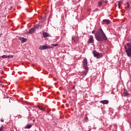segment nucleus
Wrapping results in <instances>:
<instances>
[{
    "mask_svg": "<svg viewBox=\"0 0 131 131\" xmlns=\"http://www.w3.org/2000/svg\"><path fill=\"white\" fill-rule=\"evenodd\" d=\"M95 36L97 41H103V40H107L108 38L106 36V34L102 29V28L99 29L95 34Z\"/></svg>",
    "mask_w": 131,
    "mask_h": 131,
    "instance_id": "nucleus-1",
    "label": "nucleus"
},
{
    "mask_svg": "<svg viewBox=\"0 0 131 131\" xmlns=\"http://www.w3.org/2000/svg\"><path fill=\"white\" fill-rule=\"evenodd\" d=\"M127 41L130 43H127L124 47L125 50L126 54L127 57H131V42L130 39H127Z\"/></svg>",
    "mask_w": 131,
    "mask_h": 131,
    "instance_id": "nucleus-2",
    "label": "nucleus"
},
{
    "mask_svg": "<svg viewBox=\"0 0 131 131\" xmlns=\"http://www.w3.org/2000/svg\"><path fill=\"white\" fill-rule=\"evenodd\" d=\"M93 54L94 57L97 59H100V58H102V57H103V54L102 53H100L97 52L96 50L93 51Z\"/></svg>",
    "mask_w": 131,
    "mask_h": 131,
    "instance_id": "nucleus-3",
    "label": "nucleus"
},
{
    "mask_svg": "<svg viewBox=\"0 0 131 131\" xmlns=\"http://www.w3.org/2000/svg\"><path fill=\"white\" fill-rule=\"evenodd\" d=\"M38 49L39 50H47V49H53V47L43 45L42 46L39 47Z\"/></svg>",
    "mask_w": 131,
    "mask_h": 131,
    "instance_id": "nucleus-4",
    "label": "nucleus"
},
{
    "mask_svg": "<svg viewBox=\"0 0 131 131\" xmlns=\"http://www.w3.org/2000/svg\"><path fill=\"white\" fill-rule=\"evenodd\" d=\"M82 63H83V69H88L89 68V67H88V59L86 58H84L82 60Z\"/></svg>",
    "mask_w": 131,
    "mask_h": 131,
    "instance_id": "nucleus-5",
    "label": "nucleus"
},
{
    "mask_svg": "<svg viewBox=\"0 0 131 131\" xmlns=\"http://www.w3.org/2000/svg\"><path fill=\"white\" fill-rule=\"evenodd\" d=\"M89 68L88 69L84 68V72L82 75L83 77H84L85 76H86V74H88L89 72Z\"/></svg>",
    "mask_w": 131,
    "mask_h": 131,
    "instance_id": "nucleus-6",
    "label": "nucleus"
},
{
    "mask_svg": "<svg viewBox=\"0 0 131 131\" xmlns=\"http://www.w3.org/2000/svg\"><path fill=\"white\" fill-rule=\"evenodd\" d=\"M88 42L89 43H93L94 42V36L93 35L90 36Z\"/></svg>",
    "mask_w": 131,
    "mask_h": 131,
    "instance_id": "nucleus-7",
    "label": "nucleus"
},
{
    "mask_svg": "<svg viewBox=\"0 0 131 131\" xmlns=\"http://www.w3.org/2000/svg\"><path fill=\"white\" fill-rule=\"evenodd\" d=\"M100 103H101V104H109V101L107 100H101L100 101Z\"/></svg>",
    "mask_w": 131,
    "mask_h": 131,
    "instance_id": "nucleus-8",
    "label": "nucleus"
},
{
    "mask_svg": "<svg viewBox=\"0 0 131 131\" xmlns=\"http://www.w3.org/2000/svg\"><path fill=\"white\" fill-rule=\"evenodd\" d=\"M102 22L103 23H106V24H107V25L110 24V20L109 19H103L102 20Z\"/></svg>",
    "mask_w": 131,
    "mask_h": 131,
    "instance_id": "nucleus-9",
    "label": "nucleus"
},
{
    "mask_svg": "<svg viewBox=\"0 0 131 131\" xmlns=\"http://www.w3.org/2000/svg\"><path fill=\"white\" fill-rule=\"evenodd\" d=\"M43 34V37H44V38H46V37H49V33H48L47 32H43L42 33Z\"/></svg>",
    "mask_w": 131,
    "mask_h": 131,
    "instance_id": "nucleus-10",
    "label": "nucleus"
},
{
    "mask_svg": "<svg viewBox=\"0 0 131 131\" xmlns=\"http://www.w3.org/2000/svg\"><path fill=\"white\" fill-rule=\"evenodd\" d=\"M20 40H21V41H22V42H26L27 41V39L25 38L24 37H20Z\"/></svg>",
    "mask_w": 131,
    "mask_h": 131,
    "instance_id": "nucleus-11",
    "label": "nucleus"
},
{
    "mask_svg": "<svg viewBox=\"0 0 131 131\" xmlns=\"http://www.w3.org/2000/svg\"><path fill=\"white\" fill-rule=\"evenodd\" d=\"M35 31V30L33 28L29 30V33L30 34H32V33H34Z\"/></svg>",
    "mask_w": 131,
    "mask_h": 131,
    "instance_id": "nucleus-12",
    "label": "nucleus"
},
{
    "mask_svg": "<svg viewBox=\"0 0 131 131\" xmlns=\"http://www.w3.org/2000/svg\"><path fill=\"white\" fill-rule=\"evenodd\" d=\"M123 95L124 97H127V98H128V96L129 95L128 92H124Z\"/></svg>",
    "mask_w": 131,
    "mask_h": 131,
    "instance_id": "nucleus-13",
    "label": "nucleus"
},
{
    "mask_svg": "<svg viewBox=\"0 0 131 131\" xmlns=\"http://www.w3.org/2000/svg\"><path fill=\"white\" fill-rule=\"evenodd\" d=\"M32 127V126L31 124L27 125L25 127V129H28V128H31Z\"/></svg>",
    "mask_w": 131,
    "mask_h": 131,
    "instance_id": "nucleus-14",
    "label": "nucleus"
},
{
    "mask_svg": "<svg viewBox=\"0 0 131 131\" xmlns=\"http://www.w3.org/2000/svg\"><path fill=\"white\" fill-rule=\"evenodd\" d=\"M88 119H89V118H88V117H85L83 120V123H85V122H88Z\"/></svg>",
    "mask_w": 131,
    "mask_h": 131,
    "instance_id": "nucleus-15",
    "label": "nucleus"
},
{
    "mask_svg": "<svg viewBox=\"0 0 131 131\" xmlns=\"http://www.w3.org/2000/svg\"><path fill=\"white\" fill-rule=\"evenodd\" d=\"M125 9L127 10V9H129V3L128 2L127 3L126 6H125Z\"/></svg>",
    "mask_w": 131,
    "mask_h": 131,
    "instance_id": "nucleus-16",
    "label": "nucleus"
},
{
    "mask_svg": "<svg viewBox=\"0 0 131 131\" xmlns=\"http://www.w3.org/2000/svg\"><path fill=\"white\" fill-rule=\"evenodd\" d=\"M33 28L35 30V29H38L39 28V25H36Z\"/></svg>",
    "mask_w": 131,
    "mask_h": 131,
    "instance_id": "nucleus-17",
    "label": "nucleus"
},
{
    "mask_svg": "<svg viewBox=\"0 0 131 131\" xmlns=\"http://www.w3.org/2000/svg\"><path fill=\"white\" fill-rule=\"evenodd\" d=\"M38 108H39V109L40 110H42V111H45V110H46L45 109V108H42V107H40V106H38Z\"/></svg>",
    "mask_w": 131,
    "mask_h": 131,
    "instance_id": "nucleus-18",
    "label": "nucleus"
},
{
    "mask_svg": "<svg viewBox=\"0 0 131 131\" xmlns=\"http://www.w3.org/2000/svg\"><path fill=\"white\" fill-rule=\"evenodd\" d=\"M8 55H3L2 58L8 59Z\"/></svg>",
    "mask_w": 131,
    "mask_h": 131,
    "instance_id": "nucleus-19",
    "label": "nucleus"
},
{
    "mask_svg": "<svg viewBox=\"0 0 131 131\" xmlns=\"http://www.w3.org/2000/svg\"><path fill=\"white\" fill-rule=\"evenodd\" d=\"M11 58H14L13 55H8V59H10Z\"/></svg>",
    "mask_w": 131,
    "mask_h": 131,
    "instance_id": "nucleus-20",
    "label": "nucleus"
},
{
    "mask_svg": "<svg viewBox=\"0 0 131 131\" xmlns=\"http://www.w3.org/2000/svg\"><path fill=\"white\" fill-rule=\"evenodd\" d=\"M4 130V125H2V126L0 127V131Z\"/></svg>",
    "mask_w": 131,
    "mask_h": 131,
    "instance_id": "nucleus-21",
    "label": "nucleus"
},
{
    "mask_svg": "<svg viewBox=\"0 0 131 131\" xmlns=\"http://www.w3.org/2000/svg\"><path fill=\"white\" fill-rule=\"evenodd\" d=\"M98 7L102 6V2H98Z\"/></svg>",
    "mask_w": 131,
    "mask_h": 131,
    "instance_id": "nucleus-22",
    "label": "nucleus"
},
{
    "mask_svg": "<svg viewBox=\"0 0 131 131\" xmlns=\"http://www.w3.org/2000/svg\"><path fill=\"white\" fill-rule=\"evenodd\" d=\"M52 46H53V47H58L59 46V44H52Z\"/></svg>",
    "mask_w": 131,
    "mask_h": 131,
    "instance_id": "nucleus-23",
    "label": "nucleus"
},
{
    "mask_svg": "<svg viewBox=\"0 0 131 131\" xmlns=\"http://www.w3.org/2000/svg\"><path fill=\"white\" fill-rule=\"evenodd\" d=\"M97 11H99V9L96 8V9L93 11V12H97Z\"/></svg>",
    "mask_w": 131,
    "mask_h": 131,
    "instance_id": "nucleus-24",
    "label": "nucleus"
},
{
    "mask_svg": "<svg viewBox=\"0 0 131 131\" xmlns=\"http://www.w3.org/2000/svg\"><path fill=\"white\" fill-rule=\"evenodd\" d=\"M13 8V7L12 6H10L9 8H8V10H12V8Z\"/></svg>",
    "mask_w": 131,
    "mask_h": 131,
    "instance_id": "nucleus-25",
    "label": "nucleus"
},
{
    "mask_svg": "<svg viewBox=\"0 0 131 131\" xmlns=\"http://www.w3.org/2000/svg\"><path fill=\"white\" fill-rule=\"evenodd\" d=\"M92 32L93 34H95V33H96V31L95 30L92 31Z\"/></svg>",
    "mask_w": 131,
    "mask_h": 131,
    "instance_id": "nucleus-26",
    "label": "nucleus"
},
{
    "mask_svg": "<svg viewBox=\"0 0 131 131\" xmlns=\"http://www.w3.org/2000/svg\"><path fill=\"white\" fill-rule=\"evenodd\" d=\"M72 40H73V41H75V40L74 39V38L73 37L72 38Z\"/></svg>",
    "mask_w": 131,
    "mask_h": 131,
    "instance_id": "nucleus-27",
    "label": "nucleus"
},
{
    "mask_svg": "<svg viewBox=\"0 0 131 131\" xmlns=\"http://www.w3.org/2000/svg\"><path fill=\"white\" fill-rule=\"evenodd\" d=\"M1 122H4V120L1 119Z\"/></svg>",
    "mask_w": 131,
    "mask_h": 131,
    "instance_id": "nucleus-28",
    "label": "nucleus"
},
{
    "mask_svg": "<svg viewBox=\"0 0 131 131\" xmlns=\"http://www.w3.org/2000/svg\"><path fill=\"white\" fill-rule=\"evenodd\" d=\"M105 4H107L108 3V1H106L105 2Z\"/></svg>",
    "mask_w": 131,
    "mask_h": 131,
    "instance_id": "nucleus-29",
    "label": "nucleus"
},
{
    "mask_svg": "<svg viewBox=\"0 0 131 131\" xmlns=\"http://www.w3.org/2000/svg\"><path fill=\"white\" fill-rule=\"evenodd\" d=\"M118 6H119V7H120V3H118Z\"/></svg>",
    "mask_w": 131,
    "mask_h": 131,
    "instance_id": "nucleus-30",
    "label": "nucleus"
},
{
    "mask_svg": "<svg viewBox=\"0 0 131 131\" xmlns=\"http://www.w3.org/2000/svg\"><path fill=\"white\" fill-rule=\"evenodd\" d=\"M54 125V126L57 125V123H55Z\"/></svg>",
    "mask_w": 131,
    "mask_h": 131,
    "instance_id": "nucleus-31",
    "label": "nucleus"
},
{
    "mask_svg": "<svg viewBox=\"0 0 131 131\" xmlns=\"http://www.w3.org/2000/svg\"><path fill=\"white\" fill-rule=\"evenodd\" d=\"M54 84H55V85H56V84H57V83H55Z\"/></svg>",
    "mask_w": 131,
    "mask_h": 131,
    "instance_id": "nucleus-32",
    "label": "nucleus"
},
{
    "mask_svg": "<svg viewBox=\"0 0 131 131\" xmlns=\"http://www.w3.org/2000/svg\"><path fill=\"white\" fill-rule=\"evenodd\" d=\"M2 34L1 33V34H0V35H2Z\"/></svg>",
    "mask_w": 131,
    "mask_h": 131,
    "instance_id": "nucleus-33",
    "label": "nucleus"
}]
</instances>
